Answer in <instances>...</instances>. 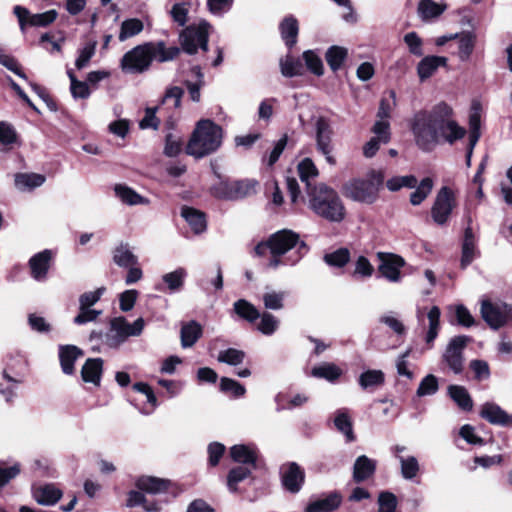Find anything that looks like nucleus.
Segmentation results:
<instances>
[{
  "instance_id": "1",
  "label": "nucleus",
  "mask_w": 512,
  "mask_h": 512,
  "mask_svg": "<svg viewBox=\"0 0 512 512\" xmlns=\"http://www.w3.org/2000/svg\"><path fill=\"white\" fill-rule=\"evenodd\" d=\"M453 109L445 102L429 111H419L411 119L415 144L422 151H432L443 140L454 144L466 135V129L453 119Z\"/></svg>"
},
{
  "instance_id": "2",
  "label": "nucleus",
  "mask_w": 512,
  "mask_h": 512,
  "mask_svg": "<svg viewBox=\"0 0 512 512\" xmlns=\"http://www.w3.org/2000/svg\"><path fill=\"white\" fill-rule=\"evenodd\" d=\"M385 174L381 169H370L363 176L351 178L343 185V195L358 203L373 204L379 198Z\"/></svg>"
},
{
  "instance_id": "3",
  "label": "nucleus",
  "mask_w": 512,
  "mask_h": 512,
  "mask_svg": "<svg viewBox=\"0 0 512 512\" xmlns=\"http://www.w3.org/2000/svg\"><path fill=\"white\" fill-rule=\"evenodd\" d=\"M222 129L211 120L197 122L194 131L186 145L188 155L201 159L214 153L222 144Z\"/></svg>"
},
{
  "instance_id": "4",
  "label": "nucleus",
  "mask_w": 512,
  "mask_h": 512,
  "mask_svg": "<svg viewBox=\"0 0 512 512\" xmlns=\"http://www.w3.org/2000/svg\"><path fill=\"white\" fill-rule=\"evenodd\" d=\"M309 207L319 216L339 222L345 216L344 205L337 192L325 184H319L308 191Z\"/></svg>"
},
{
  "instance_id": "5",
  "label": "nucleus",
  "mask_w": 512,
  "mask_h": 512,
  "mask_svg": "<svg viewBox=\"0 0 512 512\" xmlns=\"http://www.w3.org/2000/svg\"><path fill=\"white\" fill-rule=\"evenodd\" d=\"M299 242V235L292 230L283 229L273 233L266 242L259 243L255 247V252L258 255H264L266 250L270 251V258L267 267L270 269H277L280 266L288 264L294 265L297 260L289 263L283 258V255L294 248Z\"/></svg>"
},
{
  "instance_id": "6",
  "label": "nucleus",
  "mask_w": 512,
  "mask_h": 512,
  "mask_svg": "<svg viewBox=\"0 0 512 512\" xmlns=\"http://www.w3.org/2000/svg\"><path fill=\"white\" fill-rule=\"evenodd\" d=\"M144 328V320L136 319L132 324L124 317H116L111 320L110 332L106 336V343L109 347L116 348L124 343L130 336H139Z\"/></svg>"
},
{
  "instance_id": "7",
  "label": "nucleus",
  "mask_w": 512,
  "mask_h": 512,
  "mask_svg": "<svg viewBox=\"0 0 512 512\" xmlns=\"http://www.w3.org/2000/svg\"><path fill=\"white\" fill-rule=\"evenodd\" d=\"M150 47L146 42L127 51L120 60L121 70L127 74H141L147 71L152 64Z\"/></svg>"
},
{
  "instance_id": "8",
  "label": "nucleus",
  "mask_w": 512,
  "mask_h": 512,
  "mask_svg": "<svg viewBox=\"0 0 512 512\" xmlns=\"http://www.w3.org/2000/svg\"><path fill=\"white\" fill-rule=\"evenodd\" d=\"M211 25L206 21H201L197 25H190L180 34V43L182 49L188 54H194L200 47L202 50H208V35Z\"/></svg>"
},
{
  "instance_id": "9",
  "label": "nucleus",
  "mask_w": 512,
  "mask_h": 512,
  "mask_svg": "<svg viewBox=\"0 0 512 512\" xmlns=\"http://www.w3.org/2000/svg\"><path fill=\"white\" fill-rule=\"evenodd\" d=\"M452 40H456L457 44L455 55L462 62L468 61L476 47V33L473 31H462L460 33L442 35L435 39V45L441 47Z\"/></svg>"
},
{
  "instance_id": "10",
  "label": "nucleus",
  "mask_w": 512,
  "mask_h": 512,
  "mask_svg": "<svg viewBox=\"0 0 512 512\" xmlns=\"http://www.w3.org/2000/svg\"><path fill=\"white\" fill-rule=\"evenodd\" d=\"M456 205L457 202L454 192L449 187H442L438 191L431 208L433 221L438 225H445Z\"/></svg>"
},
{
  "instance_id": "11",
  "label": "nucleus",
  "mask_w": 512,
  "mask_h": 512,
  "mask_svg": "<svg viewBox=\"0 0 512 512\" xmlns=\"http://www.w3.org/2000/svg\"><path fill=\"white\" fill-rule=\"evenodd\" d=\"M481 315L491 328L498 329L511 318L512 309L507 304L485 300L481 304Z\"/></svg>"
},
{
  "instance_id": "12",
  "label": "nucleus",
  "mask_w": 512,
  "mask_h": 512,
  "mask_svg": "<svg viewBox=\"0 0 512 512\" xmlns=\"http://www.w3.org/2000/svg\"><path fill=\"white\" fill-rule=\"evenodd\" d=\"M377 258L380 261L378 271L381 276L392 283L400 282L401 269L405 266V260L397 254L386 252H378Z\"/></svg>"
},
{
  "instance_id": "13",
  "label": "nucleus",
  "mask_w": 512,
  "mask_h": 512,
  "mask_svg": "<svg viewBox=\"0 0 512 512\" xmlns=\"http://www.w3.org/2000/svg\"><path fill=\"white\" fill-rule=\"evenodd\" d=\"M468 340L469 338L466 336H456L452 338L443 354V361L455 374H459L463 370L462 353Z\"/></svg>"
},
{
  "instance_id": "14",
  "label": "nucleus",
  "mask_w": 512,
  "mask_h": 512,
  "mask_svg": "<svg viewBox=\"0 0 512 512\" xmlns=\"http://www.w3.org/2000/svg\"><path fill=\"white\" fill-rule=\"evenodd\" d=\"M14 14L18 18L21 29H24V26L27 23L31 26H47L57 17L56 10H49L44 13L31 15L30 12L22 6H15Z\"/></svg>"
},
{
  "instance_id": "15",
  "label": "nucleus",
  "mask_w": 512,
  "mask_h": 512,
  "mask_svg": "<svg viewBox=\"0 0 512 512\" xmlns=\"http://www.w3.org/2000/svg\"><path fill=\"white\" fill-rule=\"evenodd\" d=\"M282 483L284 487L292 492H298L303 483L305 474L303 469L295 462L285 464L281 467Z\"/></svg>"
},
{
  "instance_id": "16",
  "label": "nucleus",
  "mask_w": 512,
  "mask_h": 512,
  "mask_svg": "<svg viewBox=\"0 0 512 512\" xmlns=\"http://www.w3.org/2000/svg\"><path fill=\"white\" fill-rule=\"evenodd\" d=\"M478 255L477 239L473 229L465 228L462 240L461 268L465 269Z\"/></svg>"
},
{
  "instance_id": "17",
  "label": "nucleus",
  "mask_w": 512,
  "mask_h": 512,
  "mask_svg": "<svg viewBox=\"0 0 512 512\" xmlns=\"http://www.w3.org/2000/svg\"><path fill=\"white\" fill-rule=\"evenodd\" d=\"M62 491L54 484H45L33 489L35 501L44 506L55 505L62 497Z\"/></svg>"
},
{
  "instance_id": "18",
  "label": "nucleus",
  "mask_w": 512,
  "mask_h": 512,
  "mask_svg": "<svg viewBox=\"0 0 512 512\" xmlns=\"http://www.w3.org/2000/svg\"><path fill=\"white\" fill-rule=\"evenodd\" d=\"M480 416L491 424L507 425L512 423V416L508 415L497 404L487 402L482 405Z\"/></svg>"
},
{
  "instance_id": "19",
  "label": "nucleus",
  "mask_w": 512,
  "mask_h": 512,
  "mask_svg": "<svg viewBox=\"0 0 512 512\" xmlns=\"http://www.w3.org/2000/svg\"><path fill=\"white\" fill-rule=\"evenodd\" d=\"M447 65V58L443 56H426L417 65V74L421 81L429 79L439 67Z\"/></svg>"
},
{
  "instance_id": "20",
  "label": "nucleus",
  "mask_w": 512,
  "mask_h": 512,
  "mask_svg": "<svg viewBox=\"0 0 512 512\" xmlns=\"http://www.w3.org/2000/svg\"><path fill=\"white\" fill-rule=\"evenodd\" d=\"M181 216L185 219L194 234L199 235L206 231V216L200 210L184 206L181 209Z\"/></svg>"
},
{
  "instance_id": "21",
  "label": "nucleus",
  "mask_w": 512,
  "mask_h": 512,
  "mask_svg": "<svg viewBox=\"0 0 512 512\" xmlns=\"http://www.w3.org/2000/svg\"><path fill=\"white\" fill-rule=\"evenodd\" d=\"M103 370V360L101 358H89L81 369V377L84 382L100 385Z\"/></svg>"
},
{
  "instance_id": "22",
  "label": "nucleus",
  "mask_w": 512,
  "mask_h": 512,
  "mask_svg": "<svg viewBox=\"0 0 512 512\" xmlns=\"http://www.w3.org/2000/svg\"><path fill=\"white\" fill-rule=\"evenodd\" d=\"M46 177L38 173H17L14 176V184L17 190L21 192L32 191L42 186Z\"/></svg>"
},
{
  "instance_id": "23",
  "label": "nucleus",
  "mask_w": 512,
  "mask_h": 512,
  "mask_svg": "<svg viewBox=\"0 0 512 512\" xmlns=\"http://www.w3.org/2000/svg\"><path fill=\"white\" fill-rule=\"evenodd\" d=\"M51 257V252L45 250L30 259L29 265L34 279L40 281L46 278Z\"/></svg>"
},
{
  "instance_id": "24",
  "label": "nucleus",
  "mask_w": 512,
  "mask_h": 512,
  "mask_svg": "<svg viewBox=\"0 0 512 512\" xmlns=\"http://www.w3.org/2000/svg\"><path fill=\"white\" fill-rule=\"evenodd\" d=\"M170 481L153 476H141L136 481V487L149 494H160L168 490Z\"/></svg>"
},
{
  "instance_id": "25",
  "label": "nucleus",
  "mask_w": 512,
  "mask_h": 512,
  "mask_svg": "<svg viewBox=\"0 0 512 512\" xmlns=\"http://www.w3.org/2000/svg\"><path fill=\"white\" fill-rule=\"evenodd\" d=\"M82 355V350L74 345L60 346L59 359L62 371L65 374H72L74 372V362Z\"/></svg>"
},
{
  "instance_id": "26",
  "label": "nucleus",
  "mask_w": 512,
  "mask_h": 512,
  "mask_svg": "<svg viewBox=\"0 0 512 512\" xmlns=\"http://www.w3.org/2000/svg\"><path fill=\"white\" fill-rule=\"evenodd\" d=\"M341 502V495L337 492H333L325 498L311 502L306 507L305 512H333L340 506Z\"/></svg>"
},
{
  "instance_id": "27",
  "label": "nucleus",
  "mask_w": 512,
  "mask_h": 512,
  "mask_svg": "<svg viewBox=\"0 0 512 512\" xmlns=\"http://www.w3.org/2000/svg\"><path fill=\"white\" fill-rule=\"evenodd\" d=\"M203 329L202 326L192 320L189 322H185L181 325L180 330V340H181V346L183 348H190L192 347L198 339L202 336Z\"/></svg>"
},
{
  "instance_id": "28",
  "label": "nucleus",
  "mask_w": 512,
  "mask_h": 512,
  "mask_svg": "<svg viewBox=\"0 0 512 512\" xmlns=\"http://www.w3.org/2000/svg\"><path fill=\"white\" fill-rule=\"evenodd\" d=\"M376 469V462L365 455L359 456L353 468V479L355 482H363L370 478Z\"/></svg>"
},
{
  "instance_id": "29",
  "label": "nucleus",
  "mask_w": 512,
  "mask_h": 512,
  "mask_svg": "<svg viewBox=\"0 0 512 512\" xmlns=\"http://www.w3.org/2000/svg\"><path fill=\"white\" fill-rule=\"evenodd\" d=\"M316 144L320 152H328V144L331 143L332 129L329 121L324 117H319L315 123Z\"/></svg>"
},
{
  "instance_id": "30",
  "label": "nucleus",
  "mask_w": 512,
  "mask_h": 512,
  "mask_svg": "<svg viewBox=\"0 0 512 512\" xmlns=\"http://www.w3.org/2000/svg\"><path fill=\"white\" fill-rule=\"evenodd\" d=\"M149 46L150 54L152 61L156 60L158 62H167L171 61L178 56L180 53V49L177 47H169L167 48L163 41L159 42H147Z\"/></svg>"
},
{
  "instance_id": "31",
  "label": "nucleus",
  "mask_w": 512,
  "mask_h": 512,
  "mask_svg": "<svg viewBox=\"0 0 512 512\" xmlns=\"http://www.w3.org/2000/svg\"><path fill=\"white\" fill-rule=\"evenodd\" d=\"M230 455L235 462L243 463L251 467L255 466L257 452L252 446L243 444L234 445L230 448Z\"/></svg>"
},
{
  "instance_id": "32",
  "label": "nucleus",
  "mask_w": 512,
  "mask_h": 512,
  "mask_svg": "<svg viewBox=\"0 0 512 512\" xmlns=\"http://www.w3.org/2000/svg\"><path fill=\"white\" fill-rule=\"evenodd\" d=\"M446 9V5L436 3L433 0H420L417 13L423 21L439 17Z\"/></svg>"
},
{
  "instance_id": "33",
  "label": "nucleus",
  "mask_w": 512,
  "mask_h": 512,
  "mask_svg": "<svg viewBox=\"0 0 512 512\" xmlns=\"http://www.w3.org/2000/svg\"><path fill=\"white\" fill-rule=\"evenodd\" d=\"M113 261L119 267L128 268L138 264V257L131 251L128 244H120L113 252Z\"/></svg>"
},
{
  "instance_id": "34",
  "label": "nucleus",
  "mask_w": 512,
  "mask_h": 512,
  "mask_svg": "<svg viewBox=\"0 0 512 512\" xmlns=\"http://www.w3.org/2000/svg\"><path fill=\"white\" fill-rule=\"evenodd\" d=\"M334 425L338 431L345 435L348 442L355 440L352 421L347 409H340L335 412Z\"/></svg>"
},
{
  "instance_id": "35",
  "label": "nucleus",
  "mask_w": 512,
  "mask_h": 512,
  "mask_svg": "<svg viewBox=\"0 0 512 512\" xmlns=\"http://www.w3.org/2000/svg\"><path fill=\"white\" fill-rule=\"evenodd\" d=\"M280 31L286 45L292 47L297 41L299 31L297 20L291 16L286 17L280 24Z\"/></svg>"
},
{
  "instance_id": "36",
  "label": "nucleus",
  "mask_w": 512,
  "mask_h": 512,
  "mask_svg": "<svg viewBox=\"0 0 512 512\" xmlns=\"http://www.w3.org/2000/svg\"><path fill=\"white\" fill-rule=\"evenodd\" d=\"M234 199H242L252 196L257 192L259 183L255 179H242L232 182Z\"/></svg>"
},
{
  "instance_id": "37",
  "label": "nucleus",
  "mask_w": 512,
  "mask_h": 512,
  "mask_svg": "<svg viewBox=\"0 0 512 512\" xmlns=\"http://www.w3.org/2000/svg\"><path fill=\"white\" fill-rule=\"evenodd\" d=\"M448 394L462 410L470 411L472 409L473 401L465 387L450 385L448 387Z\"/></svg>"
},
{
  "instance_id": "38",
  "label": "nucleus",
  "mask_w": 512,
  "mask_h": 512,
  "mask_svg": "<svg viewBox=\"0 0 512 512\" xmlns=\"http://www.w3.org/2000/svg\"><path fill=\"white\" fill-rule=\"evenodd\" d=\"M440 315L441 311L438 306H433L427 313L428 331L426 333L425 341L429 345H432L438 335L440 328Z\"/></svg>"
},
{
  "instance_id": "39",
  "label": "nucleus",
  "mask_w": 512,
  "mask_h": 512,
  "mask_svg": "<svg viewBox=\"0 0 512 512\" xmlns=\"http://www.w3.org/2000/svg\"><path fill=\"white\" fill-rule=\"evenodd\" d=\"M311 375L329 382H334L342 375V370L334 363H323L314 367L311 371Z\"/></svg>"
},
{
  "instance_id": "40",
  "label": "nucleus",
  "mask_w": 512,
  "mask_h": 512,
  "mask_svg": "<svg viewBox=\"0 0 512 512\" xmlns=\"http://www.w3.org/2000/svg\"><path fill=\"white\" fill-rule=\"evenodd\" d=\"M186 276V270L179 267L172 272L164 274L162 281L167 285L168 290L173 293L182 289Z\"/></svg>"
},
{
  "instance_id": "41",
  "label": "nucleus",
  "mask_w": 512,
  "mask_h": 512,
  "mask_svg": "<svg viewBox=\"0 0 512 512\" xmlns=\"http://www.w3.org/2000/svg\"><path fill=\"white\" fill-rule=\"evenodd\" d=\"M143 29L144 24L141 20L137 18L127 19L121 24L118 38L121 42H124L127 39L140 34Z\"/></svg>"
},
{
  "instance_id": "42",
  "label": "nucleus",
  "mask_w": 512,
  "mask_h": 512,
  "mask_svg": "<svg viewBox=\"0 0 512 512\" xmlns=\"http://www.w3.org/2000/svg\"><path fill=\"white\" fill-rule=\"evenodd\" d=\"M348 51L346 48L341 46H332L330 47L326 54V61L333 71H337L341 68L343 62L347 58Z\"/></svg>"
},
{
  "instance_id": "43",
  "label": "nucleus",
  "mask_w": 512,
  "mask_h": 512,
  "mask_svg": "<svg viewBox=\"0 0 512 512\" xmlns=\"http://www.w3.org/2000/svg\"><path fill=\"white\" fill-rule=\"evenodd\" d=\"M397 106L396 93L393 90H389L386 96H383L380 100L377 118L380 120H388L391 117V113Z\"/></svg>"
},
{
  "instance_id": "44",
  "label": "nucleus",
  "mask_w": 512,
  "mask_h": 512,
  "mask_svg": "<svg viewBox=\"0 0 512 512\" xmlns=\"http://www.w3.org/2000/svg\"><path fill=\"white\" fill-rule=\"evenodd\" d=\"M298 173L301 181L306 183L307 192L313 189L310 179L317 177L318 170L310 158H305L298 164Z\"/></svg>"
},
{
  "instance_id": "45",
  "label": "nucleus",
  "mask_w": 512,
  "mask_h": 512,
  "mask_svg": "<svg viewBox=\"0 0 512 512\" xmlns=\"http://www.w3.org/2000/svg\"><path fill=\"white\" fill-rule=\"evenodd\" d=\"M234 311L238 316L248 322H254L260 317V313L256 307L244 299H240L234 303Z\"/></svg>"
},
{
  "instance_id": "46",
  "label": "nucleus",
  "mask_w": 512,
  "mask_h": 512,
  "mask_svg": "<svg viewBox=\"0 0 512 512\" xmlns=\"http://www.w3.org/2000/svg\"><path fill=\"white\" fill-rule=\"evenodd\" d=\"M400 463L401 475L406 480L415 478L420 470L418 460L414 456H397Z\"/></svg>"
},
{
  "instance_id": "47",
  "label": "nucleus",
  "mask_w": 512,
  "mask_h": 512,
  "mask_svg": "<svg viewBox=\"0 0 512 512\" xmlns=\"http://www.w3.org/2000/svg\"><path fill=\"white\" fill-rule=\"evenodd\" d=\"M281 74L285 77H294L303 74V66L299 59L290 55L280 60Z\"/></svg>"
},
{
  "instance_id": "48",
  "label": "nucleus",
  "mask_w": 512,
  "mask_h": 512,
  "mask_svg": "<svg viewBox=\"0 0 512 512\" xmlns=\"http://www.w3.org/2000/svg\"><path fill=\"white\" fill-rule=\"evenodd\" d=\"M116 196L125 204L137 205L144 203V199L128 186L118 184L114 188Z\"/></svg>"
},
{
  "instance_id": "49",
  "label": "nucleus",
  "mask_w": 512,
  "mask_h": 512,
  "mask_svg": "<svg viewBox=\"0 0 512 512\" xmlns=\"http://www.w3.org/2000/svg\"><path fill=\"white\" fill-rule=\"evenodd\" d=\"M433 188V180L429 177L424 178L416 190L410 195V203L414 206L420 205L431 193Z\"/></svg>"
},
{
  "instance_id": "50",
  "label": "nucleus",
  "mask_w": 512,
  "mask_h": 512,
  "mask_svg": "<svg viewBox=\"0 0 512 512\" xmlns=\"http://www.w3.org/2000/svg\"><path fill=\"white\" fill-rule=\"evenodd\" d=\"M3 382L0 383V395L6 402H11L16 397V391L20 380L14 379L5 371L3 373Z\"/></svg>"
},
{
  "instance_id": "51",
  "label": "nucleus",
  "mask_w": 512,
  "mask_h": 512,
  "mask_svg": "<svg viewBox=\"0 0 512 512\" xmlns=\"http://www.w3.org/2000/svg\"><path fill=\"white\" fill-rule=\"evenodd\" d=\"M350 260V252L347 248H340L324 256L326 264L332 267L342 268Z\"/></svg>"
},
{
  "instance_id": "52",
  "label": "nucleus",
  "mask_w": 512,
  "mask_h": 512,
  "mask_svg": "<svg viewBox=\"0 0 512 512\" xmlns=\"http://www.w3.org/2000/svg\"><path fill=\"white\" fill-rule=\"evenodd\" d=\"M248 466H239L230 470L227 477V486L231 492H236L237 484L250 475L251 469Z\"/></svg>"
},
{
  "instance_id": "53",
  "label": "nucleus",
  "mask_w": 512,
  "mask_h": 512,
  "mask_svg": "<svg viewBox=\"0 0 512 512\" xmlns=\"http://www.w3.org/2000/svg\"><path fill=\"white\" fill-rule=\"evenodd\" d=\"M70 79V91L75 99H86L90 96L91 92L87 82L79 81L76 79L74 73L71 70L67 72Z\"/></svg>"
},
{
  "instance_id": "54",
  "label": "nucleus",
  "mask_w": 512,
  "mask_h": 512,
  "mask_svg": "<svg viewBox=\"0 0 512 512\" xmlns=\"http://www.w3.org/2000/svg\"><path fill=\"white\" fill-rule=\"evenodd\" d=\"M439 389L438 379L433 374L426 375L420 382L416 394L418 397L434 395Z\"/></svg>"
},
{
  "instance_id": "55",
  "label": "nucleus",
  "mask_w": 512,
  "mask_h": 512,
  "mask_svg": "<svg viewBox=\"0 0 512 512\" xmlns=\"http://www.w3.org/2000/svg\"><path fill=\"white\" fill-rule=\"evenodd\" d=\"M384 382V374L381 370H368L359 377V384L363 389L381 385Z\"/></svg>"
},
{
  "instance_id": "56",
  "label": "nucleus",
  "mask_w": 512,
  "mask_h": 512,
  "mask_svg": "<svg viewBox=\"0 0 512 512\" xmlns=\"http://www.w3.org/2000/svg\"><path fill=\"white\" fill-rule=\"evenodd\" d=\"M416 184L417 179L413 175L394 176L386 181V187L392 192H396L403 187L413 188Z\"/></svg>"
},
{
  "instance_id": "57",
  "label": "nucleus",
  "mask_w": 512,
  "mask_h": 512,
  "mask_svg": "<svg viewBox=\"0 0 512 512\" xmlns=\"http://www.w3.org/2000/svg\"><path fill=\"white\" fill-rule=\"evenodd\" d=\"M245 353L241 350L229 348L219 352L217 360L221 363L236 366L243 362Z\"/></svg>"
},
{
  "instance_id": "58",
  "label": "nucleus",
  "mask_w": 512,
  "mask_h": 512,
  "mask_svg": "<svg viewBox=\"0 0 512 512\" xmlns=\"http://www.w3.org/2000/svg\"><path fill=\"white\" fill-rule=\"evenodd\" d=\"M260 322L257 324V329L264 335H272L279 326V320L270 313H263L260 315Z\"/></svg>"
},
{
  "instance_id": "59",
  "label": "nucleus",
  "mask_w": 512,
  "mask_h": 512,
  "mask_svg": "<svg viewBox=\"0 0 512 512\" xmlns=\"http://www.w3.org/2000/svg\"><path fill=\"white\" fill-rule=\"evenodd\" d=\"M184 95V90L179 86L167 87L161 103L169 105L172 102L174 109H179L181 106V100Z\"/></svg>"
},
{
  "instance_id": "60",
  "label": "nucleus",
  "mask_w": 512,
  "mask_h": 512,
  "mask_svg": "<svg viewBox=\"0 0 512 512\" xmlns=\"http://www.w3.org/2000/svg\"><path fill=\"white\" fill-rule=\"evenodd\" d=\"M285 292L268 291L263 294V303L265 308L270 310H280L283 308Z\"/></svg>"
},
{
  "instance_id": "61",
  "label": "nucleus",
  "mask_w": 512,
  "mask_h": 512,
  "mask_svg": "<svg viewBox=\"0 0 512 512\" xmlns=\"http://www.w3.org/2000/svg\"><path fill=\"white\" fill-rule=\"evenodd\" d=\"M211 194L222 200H235L232 182L220 181L211 187Z\"/></svg>"
},
{
  "instance_id": "62",
  "label": "nucleus",
  "mask_w": 512,
  "mask_h": 512,
  "mask_svg": "<svg viewBox=\"0 0 512 512\" xmlns=\"http://www.w3.org/2000/svg\"><path fill=\"white\" fill-rule=\"evenodd\" d=\"M372 132L375 134L373 138L387 144L391 138L389 121L378 119L372 127Z\"/></svg>"
},
{
  "instance_id": "63",
  "label": "nucleus",
  "mask_w": 512,
  "mask_h": 512,
  "mask_svg": "<svg viewBox=\"0 0 512 512\" xmlns=\"http://www.w3.org/2000/svg\"><path fill=\"white\" fill-rule=\"evenodd\" d=\"M220 388L223 392L230 393L234 397H241L246 392V389L243 385L227 377L221 378Z\"/></svg>"
},
{
  "instance_id": "64",
  "label": "nucleus",
  "mask_w": 512,
  "mask_h": 512,
  "mask_svg": "<svg viewBox=\"0 0 512 512\" xmlns=\"http://www.w3.org/2000/svg\"><path fill=\"white\" fill-rule=\"evenodd\" d=\"M378 512H395L397 500L393 493L381 492L378 497Z\"/></svg>"
}]
</instances>
